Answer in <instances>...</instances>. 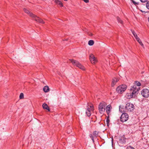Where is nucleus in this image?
Instances as JSON below:
<instances>
[{
  "mask_svg": "<svg viewBox=\"0 0 149 149\" xmlns=\"http://www.w3.org/2000/svg\"><path fill=\"white\" fill-rule=\"evenodd\" d=\"M24 12L28 14L30 16L33 18V19L37 22L42 24L44 23V22L42 19L31 13L29 10H24Z\"/></svg>",
  "mask_w": 149,
  "mask_h": 149,
  "instance_id": "nucleus-1",
  "label": "nucleus"
},
{
  "mask_svg": "<svg viewBox=\"0 0 149 149\" xmlns=\"http://www.w3.org/2000/svg\"><path fill=\"white\" fill-rule=\"evenodd\" d=\"M132 93L130 95H128V98H132L133 96H135V95L138 93L139 89L137 88L136 86L135 85L132 86L130 89Z\"/></svg>",
  "mask_w": 149,
  "mask_h": 149,
  "instance_id": "nucleus-2",
  "label": "nucleus"
},
{
  "mask_svg": "<svg viewBox=\"0 0 149 149\" xmlns=\"http://www.w3.org/2000/svg\"><path fill=\"white\" fill-rule=\"evenodd\" d=\"M106 105V103L104 102H101L100 104L98 109L100 113H103L105 111Z\"/></svg>",
  "mask_w": 149,
  "mask_h": 149,
  "instance_id": "nucleus-3",
  "label": "nucleus"
},
{
  "mask_svg": "<svg viewBox=\"0 0 149 149\" xmlns=\"http://www.w3.org/2000/svg\"><path fill=\"white\" fill-rule=\"evenodd\" d=\"M70 60L73 65H76L77 67L82 70H85V67L78 61L73 59H70Z\"/></svg>",
  "mask_w": 149,
  "mask_h": 149,
  "instance_id": "nucleus-4",
  "label": "nucleus"
},
{
  "mask_svg": "<svg viewBox=\"0 0 149 149\" xmlns=\"http://www.w3.org/2000/svg\"><path fill=\"white\" fill-rule=\"evenodd\" d=\"M70 60L73 65H76L77 67L82 70H85V67L78 61L73 59H70Z\"/></svg>",
  "mask_w": 149,
  "mask_h": 149,
  "instance_id": "nucleus-5",
  "label": "nucleus"
},
{
  "mask_svg": "<svg viewBox=\"0 0 149 149\" xmlns=\"http://www.w3.org/2000/svg\"><path fill=\"white\" fill-rule=\"evenodd\" d=\"M127 86L125 85H122L118 86L116 88L117 92L119 93L122 94L126 90Z\"/></svg>",
  "mask_w": 149,
  "mask_h": 149,
  "instance_id": "nucleus-6",
  "label": "nucleus"
},
{
  "mask_svg": "<svg viewBox=\"0 0 149 149\" xmlns=\"http://www.w3.org/2000/svg\"><path fill=\"white\" fill-rule=\"evenodd\" d=\"M87 109L86 111V113L88 116H90L91 115V112L93 110V104H91L88 105Z\"/></svg>",
  "mask_w": 149,
  "mask_h": 149,
  "instance_id": "nucleus-7",
  "label": "nucleus"
},
{
  "mask_svg": "<svg viewBox=\"0 0 149 149\" xmlns=\"http://www.w3.org/2000/svg\"><path fill=\"white\" fill-rule=\"evenodd\" d=\"M126 110L129 111H132L134 110V107L133 104L131 103H127L125 107Z\"/></svg>",
  "mask_w": 149,
  "mask_h": 149,
  "instance_id": "nucleus-8",
  "label": "nucleus"
},
{
  "mask_svg": "<svg viewBox=\"0 0 149 149\" xmlns=\"http://www.w3.org/2000/svg\"><path fill=\"white\" fill-rule=\"evenodd\" d=\"M128 117L129 116L127 113H123L120 117V121L123 123L125 122L127 120Z\"/></svg>",
  "mask_w": 149,
  "mask_h": 149,
  "instance_id": "nucleus-9",
  "label": "nucleus"
},
{
  "mask_svg": "<svg viewBox=\"0 0 149 149\" xmlns=\"http://www.w3.org/2000/svg\"><path fill=\"white\" fill-rule=\"evenodd\" d=\"M141 94L144 97H148L149 96V90L147 89H143L141 91Z\"/></svg>",
  "mask_w": 149,
  "mask_h": 149,
  "instance_id": "nucleus-10",
  "label": "nucleus"
},
{
  "mask_svg": "<svg viewBox=\"0 0 149 149\" xmlns=\"http://www.w3.org/2000/svg\"><path fill=\"white\" fill-rule=\"evenodd\" d=\"M89 58L91 63L93 64H95L97 62V59L93 54H90Z\"/></svg>",
  "mask_w": 149,
  "mask_h": 149,
  "instance_id": "nucleus-11",
  "label": "nucleus"
},
{
  "mask_svg": "<svg viewBox=\"0 0 149 149\" xmlns=\"http://www.w3.org/2000/svg\"><path fill=\"white\" fill-rule=\"evenodd\" d=\"M111 109L112 107L110 105H108L107 107L106 112L108 115H109L111 113Z\"/></svg>",
  "mask_w": 149,
  "mask_h": 149,
  "instance_id": "nucleus-12",
  "label": "nucleus"
},
{
  "mask_svg": "<svg viewBox=\"0 0 149 149\" xmlns=\"http://www.w3.org/2000/svg\"><path fill=\"white\" fill-rule=\"evenodd\" d=\"M119 81V79L116 78H113L112 80L111 85L113 86L116 83Z\"/></svg>",
  "mask_w": 149,
  "mask_h": 149,
  "instance_id": "nucleus-13",
  "label": "nucleus"
},
{
  "mask_svg": "<svg viewBox=\"0 0 149 149\" xmlns=\"http://www.w3.org/2000/svg\"><path fill=\"white\" fill-rule=\"evenodd\" d=\"M42 107L44 109L47 110L49 111H50V109L47 104L45 103L43 104L42 105Z\"/></svg>",
  "mask_w": 149,
  "mask_h": 149,
  "instance_id": "nucleus-14",
  "label": "nucleus"
},
{
  "mask_svg": "<svg viewBox=\"0 0 149 149\" xmlns=\"http://www.w3.org/2000/svg\"><path fill=\"white\" fill-rule=\"evenodd\" d=\"M43 90L45 92L47 93L49 91V88L47 86H45L43 88Z\"/></svg>",
  "mask_w": 149,
  "mask_h": 149,
  "instance_id": "nucleus-15",
  "label": "nucleus"
},
{
  "mask_svg": "<svg viewBox=\"0 0 149 149\" xmlns=\"http://www.w3.org/2000/svg\"><path fill=\"white\" fill-rule=\"evenodd\" d=\"M94 44V42L92 40H90L88 42V45L90 46L93 45Z\"/></svg>",
  "mask_w": 149,
  "mask_h": 149,
  "instance_id": "nucleus-16",
  "label": "nucleus"
},
{
  "mask_svg": "<svg viewBox=\"0 0 149 149\" xmlns=\"http://www.w3.org/2000/svg\"><path fill=\"white\" fill-rule=\"evenodd\" d=\"M117 19L118 22V23H120L122 24H123V21L119 17H117Z\"/></svg>",
  "mask_w": 149,
  "mask_h": 149,
  "instance_id": "nucleus-17",
  "label": "nucleus"
},
{
  "mask_svg": "<svg viewBox=\"0 0 149 149\" xmlns=\"http://www.w3.org/2000/svg\"><path fill=\"white\" fill-rule=\"evenodd\" d=\"M136 40L142 46H143V45L139 38H137V39H136Z\"/></svg>",
  "mask_w": 149,
  "mask_h": 149,
  "instance_id": "nucleus-18",
  "label": "nucleus"
},
{
  "mask_svg": "<svg viewBox=\"0 0 149 149\" xmlns=\"http://www.w3.org/2000/svg\"><path fill=\"white\" fill-rule=\"evenodd\" d=\"M135 84L138 86H140L141 85V83L137 81H135Z\"/></svg>",
  "mask_w": 149,
  "mask_h": 149,
  "instance_id": "nucleus-19",
  "label": "nucleus"
},
{
  "mask_svg": "<svg viewBox=\"0 0 149 149\" xmlns=\"http://www.w3.org/2000/svg\"><path fill=\"white\" fill-rule=\"evenodd\" d=\"M120 141L121 142H122L123 143H125L126 142L125 139H124V138L122 139H121L120 140Z\"/></svg>",
  "mask_w": 149,
  "mask_h": 149,
  "instance_id": "nucleus-20",
  "label": "nucleus"
},
{
  "mask_svg": "<svg viewBox=\"0 0 149 149\" xmlns=\"http://www.w3.org/2000/svg\"><path fill=\"white\" fill-rule=\"evenodd\" d=\"M110 122V120L108 118H107L106 120V122L107 125L108 126L109 125V123Z\"/></svg>",
  "mask_w": 149,
  "mask_h": 149,
  "instance_id": "nucleus-21",
  "label": "nucleus"
},
{
  "mask_svg": "<svg viewBox=\"0 0 149 149\" xmlns=\"http://www.w3.org/2000/svg\"><path fill=\"white\" fill-rule=\"evenodd\" d=\"M57 4L60 7L63 6L62 3L60 1H59V2Z\"/></svg>",
  "mask_w": 149,
  "mask_h": 149,
  "instance_id": "nucleus-22",
  "label": "nucleus"
},
{
  "mask_svg": "<svg viewBox=\"0 0 149 149\" xmlns=\"http://www.w3.org/2000/svg\"><path fill=\"white\" fill-rule=\"evenodd\" d=\"M57 4L60 7L63 6L62 3L60 1H59V2Z\"/></svg>",
  "mask_w": 149,
  "mask_h": 149,
  "instance_id": "nucleus-23",
  "label": "nucleus"
},
{
  "mask_svg": "<svg viewBox=\"0 0 149 149\" xmlns=\"http://www.w3.org/2000/svg\"><path fill=\"white\" fill-rule=\"evenodd\" d=\"M19 98L20 99H22L24 98V94L22 93H20L19 95Z\"/></svg>",
  "mask_w": 149,
  "mask_h": 149,
  "instance_id": "nucleus-24",
  "label": "nucleus"
},
{
  "mask_svg": "<svg viewBox=\"0 0 149 149\" xmlns=\"http://www.w3.org/2000/svg\"><path fill=\"white\" fill-rule=\"evenodd\" d=\"M89 136L91 139L93 141V142L94 141V139H93V136L92 134H90L89 135Z\"/></svg>",
  "mask_w": 149,
  "mask_h": 149,
  "instance_id": "nucleus-25",
  "label": "nucleus"
},
{
  "mask_svg": "<svg viewBox=\"0 0 149 149\" xmlns=\"http://www.w3.org/2000/svg\"><path fill=\"white\" fill-rule=\"evenodd\" d=\"M127 149H134V148L131 146H129L127 147Z\"/></svg>",
  "mask_w": 149,
  "mask_h": 149,
  "instance_id": "nucleus-26",
  "label": "nucleus"
},
{
  "mask_svg": "<svg viewBox=\"0 0 149 149\" xmlns=\"http://www.w3.org/2000/svg\"><path fill=\"white\" fill-rule=\"evenodd\" d=\"M93 134L96 136L98 134V132L97 131H95L93 132Z\"/></svg>",
  "mask_w": 149,
  "mask_h": 149,
  "instance_id": "nucleus-27",
  "label": "nucleus"
},
{
  "mask_svg": "<svg viewBox=\"0 0 149 149\" xmlns=\"http://www.w3.org/2000/svg\"><path fill=\"white\" fill-rule=\"evenodd\" d=\"M146 7L148 9H149V1L146 3Z\"/></svg>",
  "mask_w": 149,
  "mask_h": 149,
  "instance_id": "nucleus-28",
  "label": "nucleus"
},
{
  "mask_svg": "<svg viewBox=\"0 0 149 149\" xmlns=\"http://www.w3.org/2000/svg\"><path fill=\"white\" fill-rule=\"evenodd\" d=\"M54 1V2L56 4H57L59 2V1H60L59 0H53Z\"/></svg>",
  "mask_w": 149,
  "mask_h": 149,
  "instance_id": "nucleus-29",
  "label": "nucleus"
},
{
  "mask_svg": "<svg viewBox=\"0 0 149 149\" xmlns=\"http://www.w3.org/2000/svg\"><path fill=\"white\" fill-rule=\"evenodd\" d=\"M54 1V2L56 4H57L59 2V1H60L59 0H53Z\"/></svg>",
  "mask_w": 149,
  "mask_h": 149,
  "instance_id": "nucleus-30",
  "label": "nucleus"
},
{
  "mask_svg": "<svg viewBox=\"0 0 149 149\" xmlns=\"http://www.w3.org/2000/svg\"><path fill=\"white\" fill-rule=\"evenodd\" d=\"M132 32L134 36L136 34L135 32L133 30L132 31Z\"/></svg>",
  "mask_w": 149,
  "mask_h": 149,
  "instance_id": "nucleus-31",
  "label": "nucleus"
},
{
  "mask_svg": "<svg viewBox=\"0 0 149 149\" xmlns=\"http://www.w3.org/2000/svg\"><path fill=\"white\" fill-rule=\"evenodd\" d=\"M142 2L144 3L147 1L148 0H140Z\"/></svg>",
  "mask_w": 149,
  "mask_h": 149,
  "instance_id": "nucleus-32",
  "label": "nucleus"
},
{
  "mask_svg": "<svg viewBox=\"0 0 149 149\" xmlns=\"http://www.w3.org/2000/svg\"><path fill=\"white\" fill-rule=\"evenodd\" d=\"M132 2L135 5L138 4V3L136 2H135V1H134L132 0Z\"/></svg>",
  "mask_w": 149,
  "mask_h": 149,
  "instance_id": "nucleus-33",
  "label": "nucleus"
},
{
  "mask_svg": "<svg viewBox=\"0 0 149 149\" xmlns=\"http://www.w3.org/2000/svg\"><path fill=\"white\" fill-rule=\"evenodd\" d=\"M140 10V11H141V12L143 13H144V14H145V13H148V11H146H146H143L142 10Z\"/></svg>",
  "mask_w": 149,
  "mask_h": 149,
  "instance_id": "nucleus-34",
  "label": "nucleus"
},
{
  "mask_svg": "<svg viewBox=\"0 0 149 149\" xmlns=\"http://www.w3.org/2000/svg\"><path fill=\"white\" fill-rule=\"evenodd\" d=\"M134 37L136 38V40L137 39V38H139L138 37L137 35V34H136L134 36Z\"/></svg>",
  "mask_w": 149,
  "mask_h": 149,
  "instance_id": "nucleus-35",
  "label": "nucleus"
},
{
  "mask_svg": "<svg viewBox=\"0 0 149 149\" xmlns=\"http://www.w3.org/2000/svg\"><path fill=\"white\" fill-rule=\"evenodd\" d=\"M84 2L87 3L89 2V0H83Z\"/></svg>",
  "mask_w": 149,
  "mask_h": 149,
  "instance_id": "nucleus-36",
  "label": "nucleus"
},
{
  "mask_svg": "<svg viewBox=\"0 0 149 149\" xmlns=\"http://www.w3.org/2000/svg\"><path fill=\"white\" fill-rule=\"evenodd\" d=\"M89 35L90 36H92L93 35V34L91 33H90L89 34Z\"/></svg>",
  "mask_w": 149,
  "mask_h": 149,
  "instance_id": "nucleus-37",
  "label": "nucleus"
},
{
  "mask_svg": "<svg viewBox=\"0 0 149 149\" xmlns=\"http://www.w3.org/2000/svg\"><path fill=\"white\" fill-rule=\"evenodd\" d=\"M119 111H121V112H122V111H121V110H120V107H119Z\"/></svg>",
  "mask_w": 149,
  "mask_h": 149,
  "instance_id": "nucleus-38",
  "label": "nucleus"
},
{
  "mask_svg": "<svg viewBox=\"0 0 149 149\" xmlns=\"http://www.w3.org/2000/svg\"><path fill=\"white\" fill-rule=\"evenodd\" d=\"M64 0L65 1H68V0Z\"/></svg>",
  "mask_w": 149,
  "mask_h": 149,
  "instance_id": "nucleus-39",
  "label": "nucleus"
},
{
  "mask_svg": "<svg viewBox=\"0 0 149 149\" xmlns=\"http://www.w3.org/2000/svg\"><path fill=\"white\" fill-rule=\"evenodd\" d=\"M148 21H149V17L148 18Z\"/></svg>",
  "mask_w": 149,
  "mask_h": 149,
  "instance_id": "nucleus-40",
  "label": "nucleus"
}]
</instances>
